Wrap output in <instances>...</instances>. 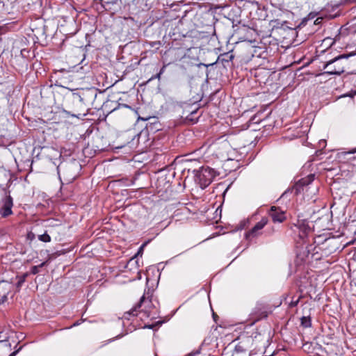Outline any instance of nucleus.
<instances>
[{"label":"nucleus","instance_id":"7ed1b4c3","mask_svg":"<svg viewBox=\"0 0 356 356\" xmlns=\"http://www.w3.org/2000/svg\"><path fill=\"white\" fill-rule=\"evenodd\" d=\"M12 285L8 282H0V305L4 303L7 300L8 295L10 293Z\"/></svg>","mask_w":356,"mask_h":356},{"label":"nucleus","instance_id":"20e7f679","mask_svg":"<svg viewBox=\"0 0 356 356\" xmlns=\"http://www.w3.org/2000/svg\"><path fill=\"white\" fill-rule=\"evenodd\" d=\"M13 200L10 196L6 197L3 201V206L0 214L1 217L6 218L12 214Z\"/></svg>","mask_w":356,"mask_h":356},{"label":"nucleus","instance_id":"1a4fd4ad","mask_svg":"<svg viewBox=\"0 0 356 356\" xmlns=\"http://www.w3.org/2000/svg\"><path fill=\"white\" fill-rule=\"evenodd\" d=\"M145 300V296L141 297L140 302L133 308V309L130 312V314H134V312L136 311L138 308H140L141 307L142 302Z\"/></svg>","mask_w":356,"mask_h":356},{"label":"nucleus","instance_id":"f257e3e1","mask_svg":"<svg viewBox=\"0 0 356 356\" xmlns=\"http://www.w3.org/2000/svg\"><path fill=\"white\" fill-rule=\"evenodd\" d=\"M348 56V55H340L327 61L324 65V69L326 70V72L330 74H340L343 73L344 72L343 60L347 58Z\"/></svg>","mask_w":356,"mask_h":356},{"label":"nucleus","instance_id":"9b49d317","mask_svg":"<svg viewBox=\"0 0 356 356\" xmlns=\"http://www.w3.org/2000/svg\"><path fill=\"white\" fill-rule=\"evenodd\" d=\"M197 354H199V352L197 351V352H194V353H191L188 355H187L186 356H195Z\"/></svg>","mask_w":356,"mask_h":356},{"label":"nucleus","instance_id":"2eb2a0df","mask_svg":"<svg viewBox=\"0 0 356 356\" xmlns=\"http://www.w3.org/2000/svg\"><path fill=\"white\" fill-rule=\"evenodd\" d=\"M145 245V244H143V245L140 247V250H139V252H138V254H139V253H140V252L143 249V247H144Z\"/></svg>","mask_w":356,"mask_h":356},{"label":"nucleus","instance_id":"f03ea898","mask_svg":"<svg viewBox=\"0 0 356 356\" xmlns=\"http://www.w3.org/2000/svg\"><path fill=\"white\" fill-rule=\"evenodd\" d=\"M268 214L274 222H282L286 220L285 212L275 206L271 207Z\"/></svg>","mask_w":356,"mask_h":356},{"label":"nucleus","instance_id":"39448f33","mask_svg":"<svg viewBox=\"0 0 356 356\" xmlns=\"http://www.w3.org/2000/svg\"><path fill=\"white\" fill-rule=\"evenodd\" d=\"M267 222L268 219L263 218L248 233H247L246 237L249 238L257 236L259 234V232L264 227Z\"/></svg>","mask_w":356,"mask_h":356},{"label":"nucleus","instance_id":"ddd939ff","mask_svg":"<svg viewBox=\"0 0 356 356\" xmlns=\"http://www.w3.org/2000/svg\"><path fill=\"white\" fill-rule=\"evenodd\" d=\"M355 152H356V149H354L350 152H346V154H353Z\"/></svg>","mask_w":356,"mask_h":356},{"label":"nucleus","instance_id":"f8f14e48","mask_svg":"<svg viewBox=\"0 0 356 356\" xmlns=\"http://www.w3.org/2000/svg\"><path fill=\"white\" fill-rule=\"evenodd\" d=\"M24 282V278L20 280L17 283V286H19L22 285V284Z\"/></svg>","mask_w":356,"mask_h":356},{"label":"nucleus","instance_id":"4468645a","mask_svg":"<svg viewBox=\"0 0 356 356\" xmlns=\"http://www.w3.org/2000/svg\"><path fill=\"white\" fill-rule=\"evenodd\" d=\"M17 353V351H15L13 353H12L9 356H15Z\"/></svg>","mask_w":356,"mask_h":356},{"label":"nucleus","instance_id":"0eeeda50","mask_svg":"<svg viewBox=\"0 0 356 356\" xmlns=\"http://www.w3.org/2000/svg\"><path fill=\"white\" fill-rule=\"evenodd\" d=\"M301 324L302 326H304L305 327H309L311 326L312 323H311V319L309 317H307V316H303L302 318H301Z\"/></svg>","mask_w":356,"mask_h":356},{"label":"nucleus","instance_id":"423d86ee","mask_svg":"<svg viewBox=\"0 0 356 356\" xmlns=\"http://www.w3.org/2000/svg\"><path fill=\"white\" fill-rule=\"evenodd\" d=\"M197 176L200 180H202L203 178L205 179L204 183V186L209 184L213 179V175L211 173V170L209 168L201 169Z\"/></svg>","mask_w":356,"mask_h":356},{"label":"nucleus","instance_id":"9d476101","mask_svg":"<svg viewBox=\"0 0 356 356\" xmlns=\"http://www.w3.org/2000/svg\"><path fill=\"white\" fill-rule=\"evenodd\" d=\"M32 273L33 274H36L38 273V266H33L32 268V270H31Z\"/></svg>","mask_w":356,"mask_h":356},{"label":"nucleus","instance_id":"6e6552de","mask_svg":"<svg viewBox=\"0 0 356 356\" xmlns=\"http://www.w3.org/2000/svg\"><path fill=\"white\" fill-rule=\"evenodd\" d=\"M38 238L43 242H49L51 241V237L46 233L39 235Z\"/></svg>","mask_w":356,"mask_h":356}]
</instances>
